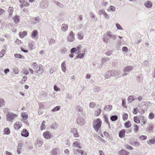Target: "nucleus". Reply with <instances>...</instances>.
<instances>
[{"instance_id": "33", "label": "nucleus", "mask_w": 155, "mask_h": 155, "mask_svg": "<svg viewBox=\"0 0 155 155\" xmlns=\"http://www.w3.org/2000/svg\"><path fill=\"white\" fill-rule=\"evenodd\" d=\"M8 12L10 15H11L13 12L14 9L13 7H10L8 9Z\"/></svg>"}, {"instance_id": "53", "label": "nucleus", "mask_w": 155, "mask_h": 155, "mask_svg": "<svg viewBox=\"0 0 155 155\" xmlns=\"http://www.w3.org/2000/svg\"><path fill=\"white\" fill-rule=\"evenodd\" d=\"M116 26L117 28L119 30H122L123 29L122 28V27L121 25L119 24L118 23H116Z\"/></svg>"}, {"instance_id": "64", "label": "nucleus", "mask_w": 155, "mask_h": 155, "mask_svg": "<svg viewBox=\"0 0 155 155\" xmlns=\"http://www.w3.org/2000/svg\"><path fill=\"white\" fill-rule=\"evenodd\" d=\"M99 13H100V14H103L104 15L105 13H106L104 9H101L100 10H99Z\"/></svg>"}, {"instance_id": "23", "label": "nucleus", "mask_w": 155, "mask_h": 155, "mask_svg": "<svg viewBox=\"0 0 155 155\" xmlns=\"http://www.w3.org/2000/svg\"><path fill=\"white\" fill-rule=\"evenodd\" d=\"M38 35V31L36 30H35L32 31L31 33V37L32 38H34L36 37Z\"/></svg>"}, {"instance_id": "11", "label": "nucleus", "mask_w": 155, "mask_h": 155, "mask_svg": "<svg viewBox=\"0 0 155 155\" xmlns=\"http://www.w3.org/2000/svg\"><path fill=\"white\" fill-rule=\"evenodd\" d=\"M74 39V35L72 31H71L68 36L67 40L69 42L73 41Z\"/></svg>"}, {"instance_id": "57", "label": "nucleus", "mask_w": 155, "mask_h": 155, "mask_svg": "<svg viewBox=\"0 0 155 155\" xmlns=\"http://www.w3.org/2000/svg\"><path fill=\"white\" fill-rule=\"evenodd\" d=\"M147 137L146 136L141 135L140 136L139 138L141 140H143L146 139Z\"/></svg>"}, {"instance_id": "1", "label": "nucleus", "mask_w": 155, "mask_h": 155, "mask_svg": "<svg viewBox=\"0 0 155 155\" xmlns=\"http://www.w3.org/2000/svg\"><path fill=\"white\" fill-rule=\"evenodd\" d=\"M116 36L112 34L110 31H108L104 34L103 38V41L106 43H107L109 40L112 39L115 40L116 39Z\"/></svg>"}, {"instance_id": "12", "label": "nucleus", "mask_w": 155, "mask_h": 155, "mask_svg": "<svg viewBox=\"0 0 155 155\" xmlns=\"http://www.w3.org/2000/svg\"><path fill=\"white\" fill-rule=\"evenodd\" d=\"M134 68V67L131 66H127L125 67L123 69L124 72H129Z\"/></svg>"}, {"instance_id": "55", "label": "nucleus", "mask_w": 155, "mask_h": 155, "mask_svg": "<svg viewBox=\"0 0 155 155\" xmlns=\"http://www.w3.org/2000/svg\"><path fill=\"white\" fill-rule=\"evenodd\" d=\"M132 144H134L135 146L137 147H139L140 145V144L139 143V142L137 141L134 142L132 143Z\"/></svg>"}, {"instance_id": "15", "label": "nucleus", "mask_w": 155, "mask_h": 155, "mask_svg": "<svg viewBox=\"0 0 155 155\" xmlns=\"http://www.w3.org/2000/svg\"><path fill=\"white\" fill-rule=\"evenodd\" d=\"M118 154L120 155H128L129 153L128 152L122 149L118 152Z\"/></svg>"}, {"instance_id": "10", "label": "nucleus", "mask_w": 155, "mask_h": 155, "mask_svg": "<svg viewBox=\"0 0 155 155\" xmlns=\"http://www.w3.org/2000/svg\"><path fill=\"white\" fill-rule=\"evenodd\" d=\"M143 4L147 8H150L153 6V3L150 1H147L145 2Z\"/></svg>"}, {"instance_id": "24", "label": "nucleus", "mask_w": 155, "mask_h": 155, "mask_svg": "<svg viewBox=\"0 0 155 155\" xmlns=\"http://www.w3.org/2000/svg\"><path fill=\"white\" fill-rule=\"evenodd\" d=\"M3 132L4 134L8 135L10 134V129L8 128H6L4 129Z\"/></svg>"}, {"instance_id": "47", "label": "nucleus", "mask_w": 155, "mask_h": 155, "mask_svg": "<svg viewBox=\"0 0 155 155\" xmlns=\"http://www.w3.org/2000/svg\"><path fill=\"white\" fill-rule=\"evenodd\" d=\"M110 59L108 58H103L101 61L102 63L105 62L110 60Z\"/></svg>"}, {"instance_id": "9", "label": "nucleus", "mask_w": 155, "mask_h": 155, "mask_svg": "<svg viewBox=\"0 0 155 155\" xmlns=\"http://www.w3.org/2000/svg\"><path fill=\"white\" fill-rule=\"evenodd\" d=\"M48 6L47 2L43 0L41 2L40 4V7L41 8H45Z\"/></svg>"}, {"instance_id": "58", "label": "nucleus", "mask_w": 155, "mask_h": 155, "mask_svg": "<svg viewBox=\"0 0 155 155\" xmlns=\"http://www.w3.org/2000/svg\"><path fill=\"white\" fill-rule=\"evenodd\" d=\"M77 51V48H72L71 50V54H73Z\"/></svg>"}, {"instance_id": "6", "label": "nucleus", "mask_w": 155, "mask_h": 155, "mask_svg": "<svg viewBox=\"0 0 155 155\" xmlns=\"http://www.w3.org/2000/svg\"><path fill=\"white\" fill-rule=\"evenodd\" d=\"M77 123L80 126H83L85 124V121L84 118L81 117H77L76 120Z\"/></svg>"}, {"instance_id": "35", "label": "nucleus", "mask_w": 155, "mask_h": 155, "mask_svg": "<svg viewBox=\"0 0 155 155\" xmlns=\"http://www.w3.org/2000/svg\"><path fill=\"white\" fill-rule=\"evenodd\" d=\"M45 121L44 120L43 121L40 127V129L41 130H42L44 129H45Z\"/></svg>"}, {"instance_id": "7", "label": "nucleus", "mask_w": 155, "mask_h": 155, "mask_svg": "<svg viewBox=\"0 0 155 155\" xmlns=\"http://www.w3.org/2000/svg\"><path fill=\"white\" fill-rule=\"evenodd\" d=\"M43 135V137L47 139H49L53 137V135L52 133H50L49 131H47L44 132Z\"/></svg>"}, {"instance_id": "40", "label": "nucleus", "mask_w": 155, "mask_h": 155, "mask_svg": "<svg viewBox=\"0 0 155 155\" xmlns=\"http://www.w3.org/2000/svg\"><path fill=\"white\" fill-rule=\"evenodd\" d=\"M101 112V109H99L97 110L96 111V113L95 114V115L96 116H98L100 115V114Z\"/></svg>"}, {"instance_id": "42", "label": "nucleus", "mask_w": 155, "mask_h": 155, "mask_svg": "<svg viewBox=\"0 0 155 155\" xmlns=\"http://www.w3.org/2000/svg\"><path fill=\"white\" fill-rule=\"evenodd\" d=\"M5 52V50L4 49H2L0 52V58H2Z\"/></svg>"}, {"instance_id": "56", "label": "nucleus", "mask_w": 155, "mask_h": 155, "mask_svg": "<svg viewBox=\"0 0 155 155\" xmlns=\"http://www.w3.org/2000/svg\"><path fill=\"white\" fill-rule=\"evenodd\" d=\"M28 47L30 48V50H31L33 49V47H34V46L32 43L29 42L28 43Z\"/></svg>"}, {"instance_id": "19", "label": "nucleus", "mask_w": 155, "mask_h": 155, "mask_svg": "<svg viewBox=\"0 0 155 155\" xmlns=\"http://www.w3.org/2000/svg\"><path fill=\"white\" fill-rule=\"evenodd\" d=\"M61 29L64 31H67L68 29L67 25L64 24H63L61 26Z\"/></svg>"}, {"instance_id": "21", "label": "nucleus", "mask_w": 155, "mask_h": 155, "mask_svg": "<svg viewBox=\"0 0 155 155\" xmlns=\"http://www.w3.org/2000/svg\"><path fill=\"white\" fill-rule=\"evenodd\" d=\"M53 2L55 4L60 8H62L64 7V5L63 4L58 1H54Z\"/></svg>"}, {"instance_id": "44", "label": "nucleus", "mask_w": 155, "mask_h": 155, "mask_svg": "<svg viewBox=\"0 0 155 155\" xmlns=\"http://www.w3.org/2000/svg\"><path fill=\"white\" fill-rule=\"evenodd\" d=\"M154 116L153 113L150 112L149 115L148 117L150 119H152L154 118Z\"/></svg>"}, {"instance_id": "51", "label": "nucleus", "mask_w": 155, "mask_h": 155, "mask_svg": "<svg viewBox=\"0 0 155 155\" xmlns=\"http://www.w3.org/2000/svg\"><path fill=\"white\" fill-rule=\"evenodd\" d=\"M128 115L127 114H125L123 116V119L124 120H126L128 118Z\"/></svg>"}, {"instance_id": "62", "label": "nucleus", "mask_w": 155, "mask_h": 155, "mask_svg": "<svg viewBox=\"0 0 155 155\" xmlns=\"http://www.w3.org/2000/svg\"><path fill=\"white\" fill-rule=\"evenodd\" d=\"M78 131L77 129L76 128H73L71 130V132L74 134Z\"/></svg>"}, {"instance_id": "29", "label": "nucleus", "mask_w": 155, "mask_h": 155, "mask_svg": "<svg viewBox=\"0 0 155 155\" xmlns=\"http://www.w3.org/2000/svg\"><path fill=\"white\" fill-rule=\"evenodd\" d=\"M101 90V88L99 87L95 86L93 87V91L94 92H98Z\"/></svg>"}, {"instance_id": "17", "label": "nucleus", "mask_w": 155, "mask_h": 155, "mask_svg": "<svg viewBox=\"0 0 155 155\" xmlns=\"http://www.w3.org/2000/svg\"><path fill=\"white\" fill-rule=\"evenodd\" d=\"M112 108V105H109L106 106L104 108V110L107 111H109L111 110Z\"/></svg>"}, {"instance_id": "52", "label": "nucleus", "mask_w": 155, "mask_h": 155, "mask_svg": "<svg viewBox=\"0 0 155 155\" xmlns=\"http://www.w3.org/2000/svg\"><path fill=\"white\" fill-rule=\"evenodd\" d=\"M115 10H116V8L114 6L111 5L110 7L108 9V11L111 10L112 11H114Z\"/></svg>"}, {"instance_id": "20", "label": "nucleus", "mask_w": 155, "mask_h": 155, "mask_svg": "<svg viewBox=\"0 0 155 155\" xmlns=\"http://www.w3.org/2000/svg\"><path fill=\"white\" fill-rule=\"evenodd\" d=\"M61 68L62 70L64 72L66 71V66L65 64V61H63L61 65Z\"/></svg>"}, {"instance_id": "26", "label": "nucleus", "mask_w": 155, "mask_h": 155, "mask_svg": "<svg viewBox=\"0 0 155 155\" xmlns=\"http://www.w3.org/2000/svg\"><path fill=\"white\" fill-rule=\"evenodd\" d=\"M60 109V106H58L54 108L51 111L52 112H54L59 110Z\"/></svg>"}, {"instance_id": "41", "label": "nucleus", "mask_w": 155, "mask_h": 155, "mask_svg": "<svg viewBox=\"0 0 155 155\" xmlns=\"http://www.w3.org/2000/svg\"><path fill=\"white\" fill-rule=\"evenodd\" d=\"M134 120L137 124H138L140 122L139 119L137 117H134Z\"/></svg>"}, {"instance_id": "25", "label": "nucleus", "mask_w": 155, "mask_h": 155, "mask_svg": "<svg viewBox=\"0 0 155 155\" xmlns=\"http://www.w3.org/2000/svg\"><path fill=\"white\" fill-rule=\"evenodd\" d=\"M118 118V117L116 115H112L110 117V120L112 121L116 120Z\"/></svg>"}, {"instance_id": "32", "label": "nucleus", "mask_w": 155, "mask_h": 155, "mask_svg": "<svg viewBox=\"0 0 155 155\" xmlns=\"http://www.w3.org/2000/svg\"><path fill=\"white\" fill-rule=\"evenodd\" d=\"M39 21V17H37L33 19V22L34 24H35L38 23Z\"/></svg>"}, {"instance_id": "28", "label": "nucleus", "mask_w": 155, "mask_h": 155, "mask_svg": "<svg viewBox=\"0 0 155 155\" xmlns=\"http://www.w3.org/2000/svg\"><path fill=\"white\" fill-rule=\"evenodd\" d=\"M19 36L21 38L24 37L27 34V32L26 31H24L23 32H20L19 33Z\"/></svg>"}, {"instance_id": "36", "label": "nucleus", "mask_w": 155, "mask_h": 155, "mask_svg": "<svg viewBox=\"0 0 155 155\" xmlns=\"http://www.w3.org/2000/svg\"><path fill=\"white\" fill-rule=\"evenodd\" d=\"M5 104V101L2 98L0 99V107H2L4 106Z\"/></svg>"}, {"instance_id": "8", "label": "nucleus", "mask_w": 155, "mask_h": 155, "mask_svg": "<svg viewBox=\"0 0 155 155\" xmlns=\"http://www.w3.org/2000/svg\"><path fill=\"white\" fill-rule=\"evenodd\" d=\"M60 149L58 148H54L51 151L52 155H59L60 154Z\"/></svg>"}, {"instance_id": "14", "label": "nucleus", "mask_w": 155, "mask_h": 155, "mask_svg": "<svg viewBox=\"0 0 155 155\" xmlns=\"http://www.w3.org/2000/svg\"><path fill=\"white\" fill-rule=\"evenodd\" d=\"M21 136L23 137H27L29 135V133L25 129H23L21 133Z\"/></svg>"}, {"instance_id": "45", "label": "nucleus", "mask_w": 155, "mask_h": 155, "mask_svg": "<svg viewBox=\"0 0 155 155\" xmlns=\"http://www.w3.org/2000/svg\"><path fill=\"white\" fill-rule=\"evenodd\" d=\"M153 126L152 125H150L147 127V130L149 131H152L153 128Z\"/></svg>"}, {"instance_id": "3", "label": "nucleus", "mask_w": 155, "mask_h": 155, "mask_svg": "<svg viewBox=\"0 0 155 155\" xmlns=\"http://www.w3.org/2000/svg\"><path fill=\"white\" fill-rule=\"evenodd\" d=\"M102 122L101 120L99 118H98L95 120L94 121L93 124L94 129L96 132H97L99 128L101 127V125Z\"/></svg>"}, {"instance_id": "48", "label": "nucleus", "mask_w": 155, "mask_h": 155, "mask_svg": "<svg viewBox=\"0 0 155 155\" xmlns=\"http://www.w3.org/2000/svg\"><path fill=\"white\" fill-rule=\"evenodd\" d=\"M134 100L133 99V96H129L128 98V101L129 102H131L133 101Z\"/></svg>"}, {"instance_id": "2", "label": "nucleus", "mask_w": 155, "mask_h": 155, "mask_svg": "<svg viewBox=\"0 0 155 155\" xmlns=\"http://www.w3.org/2000/svg\"><path fill=\"white\" fill-rule=\"evenodd\" d=\"M118 73V71H109L105 74L104 76L106 79H108L110 77L117 76V74Z\"/></svg>"}, {"instance_id": "5", "label": "nucleus", "mask_w": 155, "mask_h": 155, "mask_svg": "<svg viewBox=\"0 0 155 155\" xmlns=\"http://www.w3.org/2000/svg\"><path fill=\"white\" fill-rule=\"evenodd\" d=\"M43 66L41 65H39V67L35 71V74L37 76H40L41 75L43 72Z\"/></svg>"}, {"instance_id": "49", "label": "nucleus", "mask_w": 155, "mask_h": 155, "mask_svg": "<svg viewBox=\"0 0 155 155\" xmlns=\"http://www.w3.org/2000/svg\"><path fill=\"white\" fill-rule=\"evenodd\" d=\"M42 143L43 142L42 141H39L37 142L36 145L39 148L42 145Z\"/></svg>"}, {"instance_id": "54", "label": "nucleus", "mask_w": 155, "mask_h": 155, "mask_svg": "<svg viewBox=\"0 0 155 155\" xmlns=\"http://www.w3.org/2000/svg\"><path fill=\"white\" fill-rule=\"evenodd\" d=\"M96 104L94 102H91L90 103L89 106L90 108H94Z\"/></svg>"}, {"instance_id": "39", "label": "nucleus", "mask_w": 155, "mask_h": 155, "mask_svg": "<svg viewBox=\"0 0 155 155\" xmlns=\"http://www.w3.org/2000/svg\"><path fill=\"white\" fill-rule=\"evenodd\" d=\"M139 130V127L136 124H135L134 125V130L135 133H137Z\"/></svg>"}, {"instance_id": "34", "label": "nucleus", "mask_w": 155, "mask_h": 155, "mask_svg": "<svg viewBox=\"0 0 155 155\" xmlns=\"http://www.w3.org/2000/svg\"><path fill=\"white\" fill-rule=\"evenodd\" d=\"M85 55V53H83L81 54H79L76 57V58H82Z\"/></svg>"}, {"instance_id": "50", "label": "nucleus", "mask_w": 155, "mask_h": 155, "mask_svg": "<svg viewBox=\"0 0 155 155\" xmlns=\"http://www.w3.org/2000/svg\"><path fill=\"white\" fill-rule=\"evenodd\" d=\"M33 68L35 70L39 67V65L38 66L36 62H34L33 63Z\"/></svg>"}, {"instance_id": "30", "label": "nucleus", "mask_w": 155, "mask_h": 155, "mask_svg": "<svg viewBox=\"0 0 155 155\" xmlns=\"http://www.w3.org/2000/svg\"><path fill=\"white\" fill-rule=\"evenodd\" d=\"M124 125L127 128H129L131 126L130 122V121H128L125 122L124 124Z\"/></svg>"}, {"instance_id": "22", "label": "nucleus", "mask_w": 155, "mask_h": 155, "mask_svg": "<svg viewBox=\"0 0 155 155\" xmlns=\"http://www.w3.org/2000/svg\"><path fill=\"white\" fill-rule=\"evenodd\" d=\"M13 20L16 23H18L19 22V17L18 15H16L13 18Z\"/></svg>"}, {"instance_id": "31", "label": "nucleus", "mask_w": 155, "mask_h": 155, "mask_svg": "<svg viewBox=\"0 0 155 155\" xmlns=\"http://www.w3.org/2000/svg\"><path fill=\"white\" fill-rule=\"evenodd\" d=\"M29 4L27 2L24 1L21 5V8H23L24 7L27 6Z\"/></svg>"}, {"instance_id": "61", "label": "nucleus", "mask_w": 155, "mask_h": 155, "mask_svg": "<svg viewBox=\"0 0 155 155\" xmlns=\"http://www.w3.org/2000/svg\"><path fill=\"white\" fill-rule=\"evenodd\" d=\"M55 42V40L53 38H51L49 41V44L50 45H52V44L54 43Z\"/></svg>"}, {"instance_id": "38", "label": "nucleus", "mask_w": 155, "mask_h": 155, "mask_svg": "<svg viewBox=\"0 0 155 155\" xmlns=\"http://www.w3.org/2000/svg\"><path fill=\"white\" fill-rule=\"evenodd\" d=\"M77 35L79 39L81 40L83 38V34L81 32L79 33Z\"/></svg>"}, {"instance_id": "18", "label": "nucleus", "mask_w": 155, "mask_h": 155, "mask_svg": "<svg viewBox=\"0 0 155 155\" xmlns=\"http://www.w3.org/2000/svg\"><path fill=\"white\" fill-rule=\"evenodd\" d=\"M73 145L74 146H76L77 147L81 149L82 148L81 146L80 145V143L78 141H75L73 143Z\"/></svg>"}, {"instance_id": "60", "label": "nucleus", "mask_w": 155, "mask_h": 155, "mask_svg": "<svg viewBox=\"0 0 155 155\" xmlns=\"http://www.w3.org/2000/svg\"><path fill=\"white\" fill-rule=\"evenodd\" d=\"M76 109L77 110L80 112H81L82 111V109L80 106H77Z\"/></svg>"}, {"instance_id": "27", "label": "nucleus", "mask_w": 155, "mask_h": 155, "mask_svg": "<svg viewBox=\"0 0 155 155\" xmlns=\"http://www.w3.org/2000/svg\"><path fill=\"white\" fill-rule=\"evenodd\" d=\"M58 127V124L55 122L51 126V128L53 129H56Z\"/></svg>"}, {"instance_id": "63", "label": "nucleus", "mask_w": 155, "mask_h": 155, "mask_svg": "<svg viewBox=\"0 0 155 155\" xmlns=\"http://www.w3.org/2000/svg\"><path fill=\"white\" fill-rule=\"evenodd\" d=\"M112 53V51L110 50L107 51L105 53V54L107 56H110Z\"/></svg>"}, {"instance_id": "59", "label": "nucleus", "mask_w": 155, "mask_h": 155, "mask_svg": "<svg viewBox=\"0 0 155 155\" xmlns=\"http://www.w3.org/2000/svg\"><path fill=\"white\" fill-rule=\"evenodd\" d=\"M14 56L15 58H21L22 57V56L20 54H15Z\"/></svg>"}, {"instance_id": "46", "label": "nucleus", "mask_w": 155, "mask_h": 155, "mask_svg": "<svg viewBox=\"0 0 155 155\" xmlns=\"http://www.w3.org/2000/svg\"><path fill=\"white\" fill-rule=\"evenodd\" d=\"M3 111L4 113L6 114H8V113H11L9 111V109L7 108H4Z\"/></svg>"}, {"instance_id": "4", "label": "nucleus", "mask_w": 155, "mask_h": 155, "mask_svg": "<svg viewBox=\"0 0 155 155\" xmlns=\"http://www.w3.org/2000/svg\"><path fill=\"white\" fill-rule=\"evenodd\" d=\"M17 116V115L15 114L12 112L8 113V114H6V120L8 121L12 122Z\"/></svg>"}, {"instance_id": "37", "label": "nucleus", "mask_w": 155, "mask_h": 155, "mask_svg": "<svg viewBox=\"0 0 155 155\" xmlns=\"http://www.w3.org/2000/svg\"><path fill=\"white\" fill-rule=\"evenodd\" d=\"M147 143L149 144H154L155 143V139H151L149 140Z\"/></svg>"}, {"instance_id": "16", "label": "nucleus", "mask_w": 155, "mask_h": 155, "mask_svg": "<svg viewBox=\"0 0 155 155\" xmlns=\"http://www.w3.org/2000/svg\"><path fill=\"white\" fill-rule=\"evenodd\" d=\"M125 130L123 129L120 131L119 133V136L120 138L124 137L125 135Z\"/></svg>"}, {"instance_id": "43", "label": "nucleus", "mask_w": 155, "mask_h": 155, "mask_svg": "<svg viewBox=\"0 0 155 155\" xmlns=\"http://www.w3.org/2000/svg\"><path fill=\"white\" fill-rule=\"evenodd\" d=\"M21 117L24 120H26L28 118V115L25 114V113H22L21 114Z\"/></svg>"}, {"instance_id": "13", "label": "nucleus", "mask_w": 155, "mask_h": 155, "mask_svg": "<svg viewBox=\"0 0 155 155\" xmlns=\"http://www.w3.org/2000/svg\"><path fill=\"white\" fill-rule=\"evenodd\" d=\"M21 126V123L19 122H16L14 125L15 129L16 130H18Z\"/></svg>"}]
</instances>
